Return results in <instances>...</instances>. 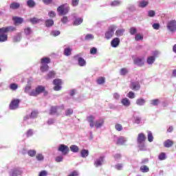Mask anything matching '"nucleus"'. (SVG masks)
<instances>
[{
	"instance_id": "nucleus-1",
	"label": "nucleus",
	"mask_w": 176,
	"mask_h": 176,
	"mask_svg": "<svg viewBox=\"0 0 176 176\" xmlns=\"http://www.w3.org/2000/svg\"><path fill=\"white\" fill-rule=\"evenodd\" d=\"M16 31V27L7 26L0 28V43L6 42L8 41V32H14Z\"/></svg>"
},
{
	"instance_id": "nucleus-2",
	"label": "nucleus",
	"mask_w": 176,
	"mask_h": 176,
	"mask_svg": "<svg viewBox=\"0 0 176 176\" xmlns=\"http://www.w3.org/2000/svg\"><path fill=\"white\" fill-rule=\"evenodd\" d=\"M87 122L89 123L90 127L93 128L95 127L96 129H101L102 126H104V119L100 118L98 120H96L94 123V121L96 120V118H94V116H89L87 118Z\"/></svg>"
},
{
	"instance_id": "nucleus-3",
	"label": "nucleus",
	"mask_w": 176,
	"mask_h": 176,
	"mask_svg": "<svg viewBox=\"0 0 176 176\" xmlns=\"http://www.w3.org/2000/svg\"><path fill=\"white\" fill-rule=\"evenodd\" d=\"M43 94L45 97L49 94V91L46 90L45 86L43 85H38L35 89L32 90V93H30V97H38L39 94Z\"/></svg>"
},
{
	"instance_id": "nucleus-4",
	"label": "nucleus",
	"mask_w": 176,
	"mask_h": 176,
	"mask_svg": "<svg viewBox=\"0 0 176 176\" xmlns=\"http://www.w3.org/2000/svg\"><path fill=\"white\" fill-rule=\"evenodd\" d=\"M83 53H78L74 56V58L78 62V65L79 67H86V60L82 58Z\"/></svg>"
},
{
	"instance_id": "nucleus-5",
	"label": "nucleus",
	"mask_w": 176,
	"mask_h": 176,
	"mask_svg": "<svg viewBox=\"0 0 176 176\" xmlns=\"http://www.w3.org/2000/svg\"><path fill=\"white\" fill-rule=\"evenodd\" d=\"M57 12L59 16H65L69 12V7L67 4H63L58 7Z\"/></svg>"
},
{
	"instance_id": "nucleus-6",
	"label": "nucleus",
	"mask_w": 176,
	"mask_h": 176,
	"mask_svg": "<svg viewBox=\"0 0 176 176\" xmlns=\"http://www.w3.org/2000/svg\"><path fill=\"white\" fill-rule=\"evenodd\" d=\"M115 34V26L111 25L109 27L108 30L106 31L104 34V38L105 39H107V41H109L111 38Z\"/></svg>"
},
{
	"instance_id": "nucleus-7",
	"label": "nucleus",
	"mask_w": 176,
	"mask_h": 176,
	"mask_svg": "<svg viewBox=\"0 0 176 176\" xmlns=\"http://www.w3.org/2000/svg\"><path fill=\"white\" fill-rule=\"evenodd\" d=\"M166 28L170 31V32H176V21L171 20L168 22L166 25Z\"/></svg>"
},
{
	"instance_id": "nucleus-8",
	"label": "nucleus",
	"mask_w": 176,
	"mask_h": 176,
	"mask_svg": "<svg viewBox=\"0 0 176 176\" xmlns=\"http://www.w3.org/2000/svg\"><path fill=\"white\" fill-rule=\"evenodd\" d=\"M19 105H20V100L19 99H14L11 101L9 108L12 111H14L18 109Z\"/></svg>"
},
{
	"instance_id": "nucleus-9",
	"label": "nucleus",
	"mask_w": 176,
	"mask_h": 176,
	"mask_svg": "<svg viewBox=\"0 0 176 176\" xmlns=\"http://www.w3.org/2000/svg\"><path fill=\"white\" fill-rule=\"evenodd\" d=\"M58 151L61 152L63 155H68L69 153V147L65 144H60Z\"/></svg>"
},
{
	"instance_id": "nucleus-10",
	"label": "nucleus",
	"mask_w": 176,
	"mask_h": 176,
	"mask_svg": "<svg viewBox=\"0 0 176 176\" xmlns=\"http://www.w3.org/2000/svg\"><path fill=\"white\" fill-rule=\"evenodd\" d=\"M130 89H131V90H133L134 91H138V90L141 89V85H140V82H131L130 85Z\"/></svg>"
},
{
	"instance_id": "nucleus-11",
	"label": "nucleus",
	"mask_w": 176,
	"mask_h": 176,
	"mask_svg": "<svg viewBox=\"0 0 176 176\" xmlns=\"http://www.w3.org/2000/svg\"><path fill=\"white\" fill-rule=\"evenodd\" d=\"M104 164V156H100L94 160L95 167H101Z\"/></svg>"
},
{
	"instance_id": "nucleus-12",
	"label": "nucleus",
	"mask_w": 176,
	"mask_h": 176,
	"mask_svg": "<svg viewBox=\"0 0 176 176\" xmlns=\"http://www.w3.org/2000/svg\"><path fill=\"white\" fill-rule=\"evenodd\" d=\"M120 43V38L116 37L113 38L112 41H111V47H118Z\"/></svg>"
},
{
	"instance_id": "nucleus-13",
	"label": "nucleus",
	"mask_w": 176,
	"mask_h": 176,
	"mask_svg": "<svg viewBox=\"0 0 176 176\" xmlns=\"http://www.w3.org/2000/svg\"><path fill=\"white\" fill-rule=\"evenodd\" d=\"M127 142V139L123 136L117 138L116 144L117 145H124Z\"/></svg>"
},
{
	"instance_id": "nucleus-14",
	"label": "nucleus",
	"mask_w": 176,
	"mask_h": 176,
	"mask_svg": "<svg viewBox=\"0 0 176 176\" xmlns=\"http://www.w3.org/2000/svg\"><path fill=\"white\" fill-rule=\"evenodd\" d=\"M20 8V3L13 1L10 5V9H12V10H17Z\"/></svg>"
},
{
	"instance_id": "nucleus-15",
	"label": "nucleus",
	"mask_w": 176,
	"mask_h": 176,
	"mask_svg": "<svg viewBox=\"0 0 176 176\" xmlns=\"http://www.w3.org/2000/svg\"><path fill=\"white\" fill-rule=\"evenodd\" d=\"M21 174H23V170L21 168L14 169L11 173L12 176L21 175Z\"/></svg>"
},
{
	"instance_id": "nucleus-16",
	"label": "nucleus",
	"mask_w": 176,
	"mask_h": 176,
	"mask_svg": "<svg viewBox=\"0 0 176 176\" xmlns=\"http://www.w3.org/2000/svg\"><path fill=\"white\" fill-rule=\"evenodd\" d=\"M146 140V137L144 133H141L138 134V136L137 138V142H145Z\"/></svg>"
},
{
	"instance_id": "nucleus-17",
	"label": "nucleus",
	"mask_w": 176,
	"mask_h": 176,
	"mask_svg": "<svg viewBox=\"0 0 176 176\" xmlns=\"http://www.w3.org/2000/svg\"><path fill=\"white\" fill-rule=\"evenodd\" d=\"M133 63L135 65H138V67H142V65H144V60L140 58H137L134 59Z\"/></svg>"
},
{
	"instance_id": "nucleus-18",
	"label": "nucleus",
	"mask_w": 176,
	"mask_h": 176,
	"mask_svg": "<svg viewBox=\"0 0 176 176\" xmlns=\"http://www.w3.org/2000/svg\"><path fill=\"white\" fill-rule=\"evenodd\" d=\"M64 56H66V57H69L71 54H72V48L67 47L64 49L63 51Z\"/></svg>"
},
{
	"instance_id": "nucleus-19",
	"label": "nucleus",
	"mask_w": 176,
	"mask_h": 176,
	"mask_svg": "<svg viewBox=\"0 0 176 176\" xmlns=\"http://www.w3.org/2000/svg\"><path fill=\"white\" fill-rule=\"evenodd\" d=\"M12 20L15 24H23L24 23V19L19 16H14Z\"/></svg>"
},
{
	"instance_id": "nucleus-20",
	"label": "nucleus",
	"mask_w": 176,
	"mask_h": 176,
	"mask_svg": "<svg viewBox=\"0 0 176 176\" xmlns=\"http://www.w3.org/2000/svg\"><path fill=\"white\" fill-rule=\"evenodd\" d=\"M23 122L28 124H32L34 123V118H32L30 116H25L23 118Z\"/></svg>"
},
{
	"instance_id": "nucleus-21",
	"label": "nucleus",
	"mask_w": 176,
	"mask_h": 176,
	"mask_svg": "<svg viewBox=\"0 0 176 176\" xmlns=\"http://www.w3.org/2000/svg\"><path fill=\"white\" fill-rule=\"evenodd\" d=\"M148 3H149L148 0H140L138 1V6L139 8H146V6H148Z\"/></svg>"
},
{
	"instance_id": "nucleus-22",
	"label": "nucleus",
	"mask_w": 176,
	"mask_h": 176,
	"mask_svg": "<svg viewBox=\"0 0 176 176\" xmlns=\"http://www.w3.org/2000/svg\"><path fill=\"white\" fill-rule=\"evenodd\" d=\"M83 36H85V37L83 38ZM93 39H94V35H93L91 34H88L85 36H81L82 41H93Z\"/></svg>"
},
{
	"instance_id": "nucleus-23",
	"label": "nucleus",
	"mask_w": 176,
	"mask_h": 176,
	"mask_svg": "<svg viewBox=\"0 0 176 176\" xmlns=\"http://www.w3.org/2000/svg\"><path fill=\"white\" fill-rule=\"evenodd\" d=\"M174 145V142L173 140L168 139L164 142V146L165 148H171Z\"/></svg>"
},
{
	"instance_id": "nucleus-24",
	"label": "nucleus",
	"mask_w": 176,
	"mask_h": 176,
	"mask_svg": "<svg viewBox=\"0 0 176 176\" xmlns=\"http://www.w3.org/2000/svg\"><path fill=\"white\" fill-rule=\"evenodd\" d=\"M57 109H58V106L51 107V109L50 110V115H56L57 116H58Z\"/></svg>"
},
{
	"instance_id": "nucleus-25",
	"label": "nucleus",
	"mask_w": 176,
	"mask_h": 176,
	"mask_svg": "<svg viewBox=\"0 0 176 176\" xmlns=\"http://www.w3.org/2000/svg\"><path fill=\"white\" fill-rule=\"evenodd\" d=\"M45 27L50 28L54 25V21L53 19H47L45 21Z\"/></svg>"
},
{
	"instance_id": "nucleus-26",
	"label": "nucleus",
	"mask_w": 176,
	"mask_h": 176,
	"mask_svg": "<svg viewBox=\"0 0 176 176\" xmlns=\"http://www.w3.org/2000/svg\"><path fill=\"white\" fill-rule=\"evenodd\" d=\"M146 102V100L142 98H140L137 99L136 100V104L139 107H143V105H145V103Z\"/></svg>"
},
{
	"instance_id": "nucleus-27",
	"label": "nucleus",
	"mask_w": 176,
	"mask_h": 176,
	"mask_svg": "<svg viewBox=\"0 0 176 176\" xmlns=\"http://www.w3.org/2000/svg\"><path fill=\"white\" fill-rule=\"evenodd\" d=\"M138 146L140 151H146V146L145 145V142H138Z\"/></svg>"
},
{
	"instance_id": "nucleus-28",
	"label": "nucleus",
	"mask_w": 176,
	"mask_h": 176,
	"mask_svg": "<svg viewBox=\"0 0 176 176\" xmlns=\"http://www.w3.org/2000/svg\"><path fill=\"white\" fill-rule=\"evenodd\" d=\"M24 93H25V94H28V96H31V93H32V91H31V85H27L25 87Z\"/></svg>"
},
{
	"instance_id": "nucleus-29",
	"label": "nucleus",
	"mask_w": 176,
	"mask_h": 176,
	"mask_svg": "<svg viewBox=\"0 0 176 176\" xmlns=\"http://www.w3.org/2000/svg\"><path fill=\"white\" fill-rule=\"evenodd\" d=\"M121 102L124 107H130V100L127 98L122 99Z\"/></svg>"
},
{
	"instance_id": "nucleus-30",
	"label": "nucleus",
	"mask_w": 176,
	"mask_h": 176,
	"mask_svg": "<svg viewBox=\"0 0 176 176\" xmlns=\"http://www.w3.org/2000/svg\"><path fill=\"white\" fill-rule=\"evenodd\" d=\"M80 156L81 157L86 158L89 156V150L83 148L80 151Z\"/></svg>"
},
{
	"instance_id": "nucleus-31",
	"label": "nucleus",
	"mask_w": 176,
	"mask_h": 176,
	"mask_svg": "<svg viewBox=\"0 0 176 176\" xmlns=\"http://www.w3.org/2000/svg\"><path fill=\"white\" fill-rule=\"evenodd\" d=\"M83 23V19L82 18H76L75 20L73 22V24L74 25H80Z\"/></svg>"
},
{
	"instance_id": "nucleus-32",
	"label": "nucleus",
	"mask_w": 176,
	"mask_h": 176,
	"mask_svg": "<svg viewBox=\"0 0 176 176\" xmlns=\"http://www.w3.org/2000/svg\"><path fill=\"white\" fill-rule=\"evenodd\" d=\"M129 74V69L124 67L122 68L120 71V75L122 76H126Z\"/></svg>"
},
{
	"instance_id": "nucleus-33",
	"label": "nucleus",
	"mask_w": 176,
	"mask_h": 176,
	"mask_svg": "<svg viewBox=\"0 0 176 176\" xmlns=\"http://www.w3.org/2000/svg\"><path fill=\"white\" fill-rule=\"evenodd\" d=\"M125 31L126 30L124 29H118V30H117L116 32V36H123V35L124 34Z\"/></svg>"
},
{
	"instance_id": "nucleus-34",
	"label": "nucleus",
	"mask_w": 176,
	"mask_h": 176,
	"mask_svg": "<svg viewBox=\"0 0 176 176\" xmlns=\"http://www.w3.org/2000/svg\"><path fill=\"white\" fill-rule=\"evenodd\" d=\"M40 70L41 71V72H46L49 71V65L46 64H41Z\"/></svg>"
},
{
	"instance_id": "nucleus-35",
	"label": "nucleus",
	"mask_w": 176,
	"mask_h": 176,
	"mask_svg": "<svg viewBox=\"0 0 176 176\" xmlns=\"http://www.w3.org/2000/svg\"><path fill=\"white\" fill-rule=\"evenodd\" d=\"M151 105L153 107H157L159 104H160V100L159 99H154L150 101Z\"/></svg>"
},
{
	"instance_id": "nucleus-36",
	"label": "nucleus",
	"mask_w": 176,
	"mask_h": 176,
	"mask_svg": "<svg viewBox=\"0 0 176 176\" xmlns=\"http://www.w3.org/2000/svg\"><path fill=\"white\" fill-rule=\"evenodd\" d=\"M26 5L27 6H28V8H34L35 5H36V3H35V1L34 0H28L26 1Z\"/></svg>"
},
{
	"instance_id": "nucleus-37",
	"label": "nucleus",
	"mask_w": 176,
	"mask_h": 176,
	"mask_svg": "<svg viewBox=\"0 0 176 176\" xmlns=\"http://www.w3.org/2000/svg\"><path fill=\"white\" fill-rule=\"evenodd\" d=\"M70 151L73 152V153H78L79 152V147L76 145L70 146Z\"/></svg>"
},
{
	"instance_id": "nucleus-38",
	"label": "nucleus",
	"mask_w": 176,
	"mask_h": 176,
	"mask_svg": "<svg viewBox=\"0 0 176 176\" xmlns=\"http://www.w3.org/2000/svg\"><path fill=\"white\" fill-rule=\"evenodd\" d=\"M147 140L148 142H153V134L152 133V131H148L147 134Z\"/></svg>"
},
{
	"instance_id": "nucleus-39",
	"label": "nucleus",
	"mask_w": 176,
	"mask_h": 176,
	"mask_svg": "<svg viewBox=\"0 0 176 176\" xmlns=\"http://www.w3.org/2000/svg\"><path fill=\"white\" fill-rule=\"evenodd\" d=\"M167 159V155L166 153H160L158 155V160L160 161L166 160Z\"/></svg>"
},
{
	"instance_id": "nucleus-40",
	"label": "nucleus",
	"mask_w": 176,
	"mask_h": 176,
	"mask_svg": "<svg viewBox=\"0 0 176 176\" xmlns=\"http://www.w3.org/2000/svg\"><path fill=\"white\" fill-rule=\"evenodd\" d=\"M41 64H50V58H47V57H44L43 58H41Z\"/></svg>"
},
{
	"instance_id": "nucleus-41",
	"label": "nucleus",
	"mask_w": 176,
	"mask_h": 176,
	"mask_svg": "<svg viewBox=\"0 0 176 176\" xmlns=\"http://www.w3.org/2000/svg\"><path fill=\"white\" fill-rule=\"evenodd\" d=\"M140 171L142 173H149V167L146 165H143L140 166Z\"/></svg>"
},
{
	"instance_id": "nucleus-42",
	"label": "nucleus",
	"mask_w": 176,
	"mask_h": 176,
	"mask_svg": "<svg viewBox=\"0 0 176 176\" xmlns=\"http://www.w3.org/2000/svg\"><path fill=\"white\" fill-rule=\"evenodd\" d=\"M155 56H149L147 58V64H148V65H152L153 63H155Z\"/></svg>"
},
{
	"instance_id": "nucleus-43",
	"label": "nucleus",
	"mask_w": 176,
	"mask_h": 176,
	"mask_svg": "<svg viewBox=\"0 0 176 176\" xmlns=\"http://www.w3.org/2000/svg\"><path fill=\"white\" fill-rule=\"evenodd\" d=\"M142 39H144V35H142L140 33L136 34L135 35V40L138 42L140 41H142Z\"/></svg>"
},
{
	"instance_id": "nucleus-44",
	"label": "nucleus",
	"mask_w": 176,
	"mask_h": 176,
	"mask_svg": "<svg viewBox=\"0 0 176 176\" xmlns=\"http://www.w3.org/2000/svg\"><path fill=\"white\" fill-rule=\"evenodd\" d=\"M25 135L28 138H30V137H32V135H34V129H28L25 132Z\"/></svg>"
},
{
	"instance_id": "nucleus-45",
	"label": "nucleus",
	"mask_w": 176,
	"mask_h": 176,
	"mask_svg": "<svg viewBox=\"0 0 176 176\" xmlns=\"http://www.w3.org/2000/svg\"><path fill=\"white\" fill-rule=\"evenodd\" d=\"M24 34L27 36H30V34H32V29H31V28H25L24 29Z\"/></svg>"
},
{
	"instance_id": "nucleus-46",
	"label": "nucleus",
	"mask_w": 176,
	"mask_h": 176,
	"mask_svg": "<svg viewBox=\"0 0 176 176\" xmlns=\"http://www.w3.org/2000/svg\"><path fill=\"white\" fill-rule=\"evenodd\" d=\"M14 42H20L21 41V34L18 33L16 35L13 37Z\"/></svg>"
},
{
	"instance_id": "nucleus-47",
	"label": "nucleus",
	"mask_w": 176,
	"mask_h": 176,
	"mask_svg": "<svg viewBox=\"0 0 176 176\" xmlns=\"http://www.w3.org/2000/svg\"><path fill=\"white\" fill-rule=\"evenodd\" d=\"M36 159L38 160V162H43V160H45V157L42 153H38L36 156Z\"/></svg>"
},
{
	"instance_id": "nucleus-48",
	"label": "nucleus",
	"mask_w": 176,
	"mask_h": 176,
	"mask_svg": "<svg viewBox=\"0 0 176 176\" xmlns=\"http://www.w3.org/2000/svg\"><path fill=\"white\" fill-rule=\"evenodd\" d=\"M129 34L131 35H137V28L135 27H131L130 29H129Z\"/></svg>"
},
{
	"instance_id": "nucleus-49",
	"label": "nucleus",
	"mask_w": 176,
	"mask_h": 176,
	"mask_svg": "<svg viewBox=\"0 0 176 176\" xmlns=\"http://www.w3.org/2000/svg\"><path fill=\"white\" fill-rule=\"evenodd\" d=\"M28 155L30 157H34L35 155H36V150H29L28 151Z\"/></svg>"
},
{
	"instance_id": "nucleus-50",
	"label": "nucleus",
	"mask_w": 176,
	"mask_h": 176,
	"mask_svg": "<svg viewBox=\"0 0 176 176\" xmlns=\"http://www.w3.org/2000/svg\"><path fill=\"white\" fill-rule=\"evenodd\" d=\"M120 5H122V1L119 0H116L111 3V6H120Z\"/></svg>"
},
{
	"instance_id": "nucleus-51",
	"label": "nucleus",
	"mask_w": 176,
	"mask_h": 176,
	"mask_svg": "<svg viewBox=\"0 0 176 176\" xmlns=\"http://www.w3.org/2000/svg\"><path fill=\"white\" fill-rule=\"evenodd\" d=\"M61 34V32H60V30H52L50 33V35L52 36H58V35H60Z\"/></svg>"
},
{
	"instance_id": "nucleus-52",
	"label": "nucleus",
	"mask_w": 176,
	"mask_h": 176,
	"mask_svg": "<svg viewBox=\"0 0 176 176\" xmlns=\"http://www.w3.org/2000/svg\"><path fill=\"white\" fill-rule=\"evenodd\" d=\"M98 85H104L105 83V78L104 77H99L97 80Z\"/></svg>"
},
{
	"instance_id": "nucleus-53",
	"label": "nucleus",
	"mask_w": 176,
	"mask_h": 176,
	"mask_svg": "<svg viewBox=\"0 0 176 176\" xmlns=\"http://www.w3.org/2000/svg\"><path fill=\"white\" fill-rule=\"evenodd\" d=\"M10 89L11 90H17V89H19V85H17L16 83H12L10 85Z\"/></svg>"
},
{
	"instance_id": "nucleus-54",
	"label": "nucleus",
	"mask_w": 176,
	"mask_h": 176,
	"mask_svg": "<svg viewBox=\"0 0 176 176\" xmlns=\"http://www.w3.org/2000/svg\"><path fill=\"white\" fill-rule=\"evenodd\" d=\"M56 76V73L53 71L50 72L47 74V79H52Z\"/></svg>"
},
{
	"instance_id": "nucleus-55",
	"label": "nucleus",
	"mask_w": 176,
	"mask_h": 176,
	"mask_svg": "<svg viewBox=\"0 0 176 176\" xmlns=\"http://www.w3.org/2000/svg\"><path fill=\"white\" fill-rule=\"evenodd\" d=\"M72 113H74V109H69L65 112V116H69L70 115H72Z\"/></svg>"
},
{
	"instance_id": "nucleus-56",
	"label": "nucleus",
	"mask_w": 176,
	"mask_h": 176,
	"mask_svg": "<svg viewBox=\"0 0 176 176\" xmlns=\"http://www.w3.org/2000/svg\"><path fill=\"white\" fill-rule=\"evenodd\" d=\"M152 27L153 28V30H160V23H154L153 25H152Z\"/></svg>"
},
{
	"instance_id": "nucleus-57",
	"label": "nucleus",
	"mask_w": 176,
	"mask_h": 176,
	"mask_svg": "<svg viewBox=\"0 0 176 176\" xmlns=\"http://www.w3.org/2000/svg\"><path fill=\"white\" fill-rule=\"evenodd\" d=\"M133 120H134V122L136 123L137 124H140V123H141V118H140V117L134 116L133 117Z\"/></svg>"
},
{
	"instance_id": "nucleus-58",
	"label": "nucleus",
	"mask_w": 176,
	"mask_h": 176,
	"mask_svg": "<svg viewBox=\"0 0 176 176\" xmlns=\"http://www.w3.org/2000/svg\"><path fill=\"white\" fill-rule=\"evenodd\" d=\"M53 83L55 86H60L61 85V80L58 78L54 79Z\"/></svg>"
},
{
	"instance_id": "nucleus-59",
	"label": "nucleus",
	"mask_w": 176,
	"mask_h": 176,
	"mask_svg": "<svg viewBox=\"0 0 176 176\" xmlns=\"http://www.w3.org/2000/svg\"><path fill=\"white\" fill-rule=\"evenodd\" d=\"M155 15H156V12H155V10H148V17H155Z\"/></svg>"
},
{
	"instance_id": "nucleus-60",
	"label": "nucleus",
	"mask_w": 176,
	"mask_h": 176,
	"mask_svg": "<svg viewBox=\"0 0 176 176\" xmlns=\"http://www.w3.org/2000/svg\"><path fill=\"white\" fill-rule=\"evenodd\" d=\"M115 129L117 130V131H122V130H123V126L120 124H116Z\"/></svg>"
},
{
	"instance_id": "nucleus-61",
	"label": "nucleus",
	"mask_w": 176,
	"mask_h": 176,
	"mask_svg": "<svg viewBox=\"0 0 176 176\" xmlns=\"http://www.w3.org/2000/svg\"><path fill=\"white\" fill-rule=\"evenodd\" d=\"M90 54H92V56H94L97 54V48L93 47L90 49Z\"/></svg>"
},
{
	"instance_id": "nucleus-62",
	"label": "nucleus",
	"mask_w": 176,
	"mask_h": 176,
	"mask_svg": "<svg viewBox=\"0 0 176 176\" xmlns=\"http://www.w3.org/2000/svg\"><path fill=\"white\" fill-rule=\"evenodd\" d=\"M36 116H38V111H32L31 114L30 116V117L33 119H35V118H36Z\"/></svg>"
},
{
	"instance_id": "nucleus-63",
	"label": "nucleus",
	"mask_w": 176,
	"mask_h": 176,
	"mask_svg": "<svg viewBox=\"0 0 176 176\" xmlns=\"http://www.w3.org/2000/svg\"><path fill=\"white\" fill-rule=\"evenodd\" d=\"M116 170H120L123 168V164H117L115 165Z\"/></svg>"
},
{
	"instance_id": "nucleus-64",
	"label": "nucleus",
	"mask_w": 176,
	"mask_h": 176,
	"mask_svg": "<svg viewBox=\"0 0 176 176\" xmlns=\"http://www.w3.org/2000/svg\"><path fill=\"white\" fill-rule=\"evenodd\" d=\"M173 131H174V126L173 125L167 127L166 133H173Z\"/></svg>"
}]
</instances>
